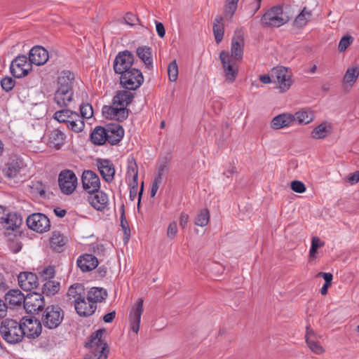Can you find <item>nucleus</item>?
Masks as SVG:
<instances>
[{
	"instance_id": "obj_1",
	"label": "nucleus",
	"mask_w": 359,
	"mask_h": 359,
	"mask_svg": "<svg viewBox=\"0 0 359 359\" xmlns=\"http://www.w3.org/2000/svg\"><path fill=\"white\" fill-rule=\"evenodd\" d=\"M74 75L69 71H64L57 79V90L54 96L55 102L59 107H67L72 101V83Z\"/></svg>"
},
{
	"instance_id": "obj_2",
	"label": "nucleus",
	"mask_w": 359,
	"mask_h": 359,
	"mask_svg": "<svg viewBox=\"0 0 359 359\" xmlns=\"http://www.w3.org/2000/svg\"><path fill=\"white\" fill-rule=\"evenodd\" d=\"M104 329H100L92 334L90 338L86 344V346L90 348L84 359H107L109 350L107 344L102 339Z\"/></svg>"
},
{
	"instance_id": "obj_3",
	"label": "nucleus",
	"mask_w": 359,
	"mask_h": 359,
	"mask_svg": "<svg viewBox=\"0 0 359 359\" xmlns=\"http://www.w3.org/2000/svg\"><path fill=\"white\" fill-rule=\"evenodd\" d=\"M53 118L59 123H65L69 130L76 133L82 132L85 128V122L79 114L68 109L55 111Z\"/></svg>"
},
{
	"instance_id": "obj_4",
	"label": "nucleus",
	"mask_w": 359,
	"mask_h": 359,
	"mask_svg": "<svg viewBox=\"0 0 359 359\" xmlns=\"http://www.w3.org/2000/svg\"><path fill=\"white\" fill-rule=\"evenodd\" d=\"M20 321L6 318L1 321L0 333L2 338L8 344H15L20 342L23 339Z\"/></svg>"
},
{
	"instance_id": "obj_5",
	"label": "nucleus",
	"mask_w": 359,
	"mask_h": 359,
	"mask_svg": "<svg viewBox=\"0 0 359 359\" xmlns=\"http://www.w3.org/2000/svg\"><path fill=\"white\" fill-rule=\"evenodd\" d=\"M290 20L289 16L280 6L269 9L262 16L261 22L266 27H279Z\"/></svg>"
},
{
	"instance_id": "obj_6",
	"label": "nucleus",
	"mask_w": 359,
	"mask_h": 359,
	"mask_svg": "<svg viewBox=\"0 0 359 359\" xmlns=\"http://www.w3.org/2000/svg\"><path fill=\"white\" fill-rule=\"evenodd\" d=\"M64 311L58 305L48 306L43 312L41 324L48 329L57 328L64 318Z\"/></svg>"
},
{
	"instance_id": "obj_7",
	"label": "nucleus",
	"mask_w": 359,
	"mask_h": 359,
	"mask_svg": "<svg viewBox=\"0 0 359 359\" xmlns=\"http://www.w3.org/2000/svg\"><path fill=\"white\" fill-rule=\"evenodd\" d=\"M273 83L277 84L280 93L287 91L292 85V73L286 67L279 66L271 69Z\"/></svg>"
},
{
	"instance_id": "obj_8",
	"label": "nucleus",
	"mask_w": 359,
	"mask_h": 359,
	"mask_svg": "<svg viewBox=\"0 0 359 359\" xmlns=\"http://www.w3.org/2000/svg\"><path fill=\"white\" fill-rule=\"evenodd\" d=\"M120 83L123 88L129 90H135L140 87L144 77L138 69L133 68L121 74Z\"/></svg>"
},
{
	"instance_id": "obj_9",
	"label": "nucleus",
	"mask_w": 359,
	"mask_h": 359,
	"mask_svg": "<svg viewBox=\"0 0 359 359\" xmlns=\"http://www.w3.org/2000/svg\"><path fill=\"white\" fill-rule=\"evenodd\" d=\"M219 60L221 61L226 79L232 83L238 74V67L237 62L238 60L232 59L228 51L222 50L219 53Z\"/></svg>"
},
{
	"instance_id": "obj_10",
	"label": "nucleus",
	"mask_w": 359,
	"mask_h": 359,
	"mask_svg": "<svg viewBox=\"0 0 359 359\" xmlns=\"http://www.w3.org/2000/svg\"><path fill=\"white\" fill-rule=\"evenodd\" d=\"M58 184L61 191L66 195H69L76 188L77 177L72 170H64L59 174Z\"/></svg>"
},
{
	"instance_id": "obj_11",
	"label": "nucleus",
	"mask_w": 359,
	"mask_h": 359,
	"mask_svg": "<svg viewBox=\"0 0 359 359\" xmlns=\"http://www.w3.org/2000/svg\"><path fill=\"white\" fill-rule=\"evenodd\" d=\"M10 69L14 77L22 78L32 70V63L26 55H18L11 62Z\"/></svg>"
},
{
	"instance_id": "obj_12",
	"label": "nucleus",
	"mask_w": 359,
	"mask_h": 359,
	"mask_svg": "<svg viewBox=\"0 0 359 359\" xmlns=\"http://www.w3.org/2000/svg\"><path fill=\"white\" fill-rule=\"evenodd\" d=\"M134 62V55L129 50L119 52L116 56L113 67L115 73L121 74L130 70Z\"/></svg>"
},
{
	"instance_id": "obj_13",
	"label": "nucleus",
	"mask_w": 359,
	"mask_h": 359,
	"mask_svg": "<svg viewBox=\"0 0 359 359\" xmlns=\"http://www.w3.org/2000/svg\"><path fill=\"white\" fill-rule=\"evenodd\" d=\"M23 337L29 339L38 337L42 331L41 323L35 318H22L20 320Z\"/></svg>"
},
{
	"instance_id": "obj_14",
	"label": "nucleus",
	"mask_w": 359,
	"mask_h": 359,
	"mask_svg": "<svg viewBox=\"0 0 359 359\" xmlns=\"http://www.w3.org/2000/svg\"><path fill=\"white\" fill-rule=\"evenodd\" d=\"M27 224L30 229L42 233L49 230V219L42 213H34L27 219Z\"/></svg>"
},
{
	"instance_id": "obj_15",
	"label": "nucleus",
	"mask_w": 359,
	"mask_h": 359,
	"mask_svg": "<svg viewBox=\"0 0 359 359\" xmlns=\"http://www.w3.org/2000/svg\"><path fill=\"white\" fill-rule=\"evenodd\" d=\"M44 304L43 295L40 293L32 292L25 296L23 306L27 313H35L41 311Z\"/></svg>"
},
{
	"instance_id": "obj_16",
	"label": "nucleus",
	"mask_w": 359,
	"mask_h": 359,
	"mask_svg": "<svg viewBox=\"0 0 359 359\" xmlns=\"http://www.w3.org/2000/svg\"><path fill=\"white\" fill-rule=\"evenodd\" d=\"M143 299H138L133 306L129 314L130 329L135 334H137L140 330L141 316L143 312Z\"/></svg>"
},
{
	"instance_id": "obj_17",
	"label": "nucleus",
	"mask_w": 359,
	"mask_h": 359,
	"mask_svg": "<svg viewBox=\"0 0 359 359\" xmlns=\"http://www.w3.org/2000/svg\"><path fill=\"white\" fill-rule=\"evenodd\" d=\"M83 189L89 194L97 191L100 188V180L98 175L92 170L83 171L81 177Z\"/></svg>"
},
{
	"instance_id": "obj_18",
	"label": "nucleus",
	"mask_w": 359,
	"mask_h": 359,
	"mask_svg": "<svg viewBox=\"0 0 359 359\" xmlns=\"http://www.w3.org/2000/svg\"><path fill=\"white\" fill-rule=\"evenodd\" d=\"M322 336L317 334L310 327H306V333L305 335L306 342L309 349L315 354L322 355L325 353V348L318 341Z\"/></svg>"
},
{
	"instance_id": "obj_19",
	"label": "nucleus",
	"mask_w": 359,
	"mask_h": 359,
	"mask_svg": "<svg viewBox=\"0 0 359 359\" xmlns=\"http://www.w3.org/2000/svg\"><path fill=\"white\" fill-rule=\"evenodd\" d=\"M107 142L111 145L117 144L124 136L123 127L116 123H108L106 126Z\"/></svg>"
},
{
	"instance_id": "obj_20",
	"label": "nucleus",
	"mask_w": 359,
	"mask_h": 359,
	"mask_svg": "<svg viewBox=\"0 0 359 359\" xmlns=\"http://www.w3.org/2000/svg\"><path fill=\"white\" fill-rule=\"evenodd\" d=\"M96 165L104 181L109 183L114 178L115 168L112 162L108 159L97 158Z\"/></svg>"
},
{
	"instance_id": "obj_21",
	"label": "nucleus",
	"mask_w": 359,
	"mask_h": 359,
	"mask_svg": "<svg viewBox=\"0 0 359 359\" xmlns=\"http://www.w3.org/2000/svg\"><path fill=\"white\" fill-rule=\"evenodd\" d=\"M74 304L76 313L82 317L92 316L97 309L95 304L87 300V295L86 297L81 298Z\"/></svg>"
},
{
	"instance_id": "obj_22",
	"label": "nucleus",
	"mask_w": 359,
	"mask_h": 359,
	"mask_svg": "<svg viewBox=\"0 0 359 359\" xmlns=\"http://www.w3.org/2000/svg\"><path fill=\"white\" fill-rule=\"evenodd\" d=\"M48 57V52L41 46H34L29 53V60L37 66L45 64Z\"/></svg>"
},
{
	"instance_id": "obj_23",
	"label": "nucleus",
	"mask_w": 359,
	"mask_h": 359,
	"mask_svg": "<svg viewBox=\"0 0 359 359\" xmlns=\"http://www.w3.org/2000/svg\"><path fill=\"white\" fill-rule=\"evenodd\" d=\"M48 144L50 147L60 149L65 144L66 135L64 131L58 128L48 132Z\"/></svg>"
},
{
	"instance_id": "obj_24",
	"label": "nucleus",
	"mask_w": 359,
	"mask_h": 359,
	"mask_svg": "<svg viewBox=\"0 0 359 359\" xmlns=\"http://www.w3.org/2000/svg\"><path fill=\"white\" fill-rule=\"evenodd\" d=\"M88 202L97 210H103L107 206L109 198L107 194L102 191H95L90 194Z\"/></svg>"
},
{
	"instance_id": "obj_25",
	"label": "nucleus",
	"mask_w": 359,
	"mask_h": 359,
	"mask_svg": "<svg viewBox=\"0 0 359 359\" xmlns=\"http://www.w3.org/2000/svg\"><path fill=\"white\" fill-rule=\"evenodd\" d=\"M20 287L26 291L37 287L38 277L32 272H21L18 276Z\"/></svg>"
},
{
	"instance_id": "obj_26",
	"label": "nucleus",
	"mask_w": 359,
	"mask_h": 359,
	"mask_svg": "<svg viewBox=\"0 0 359 359\" xmlns=\"http://www.w3.org/2000/svg\"><path fill=\"white\" fill-rule=\"evenodd\" d=\"M244 39L241 34L233 36L231 45V55L232 59L241 61L243 59L244 51Z\"/></svg>"
},
{
	"instance_id": "obj_27",
	"label": "nucleus",
	"mask_w": 359,
	"mask_h": 359,
	"mask_svg": "<svg viewBox=\"0 0 359 359\" xmlns=\"http://www.w3.org/2000/svg\"><path fill=\"white\" fill-rule=\"evenodd\" d=\"M97 258L91 254H84L79 257L76 261L77 266L82 271H90L98 265Z\"/></svg>"
},
{
	"instance_id": "obj_28",
	"label": "nucleus",
	"mask_w": 359,
	"mask_h": 359,
	"mask_svg": "<svg viewBox=\"0 0 359 359\" xmlns=\"http://www.w3.org/2000/svg\"><path fill=\"white\" fill-rule=\"evenodd\" d=\"M68 238L60 231H53L50 238V248L56 252L65 251Z\"/></svg>"
},
{
	"instance_id": "obj_29",
	"label": "nucleus",
	"mask_w": 359,
	"mask_h": 359,
	"mask_svg": "<svg viewBox=\"0 0 359 359\" xmlns=\"http://www.w3.org/2000/svg\"><path fill=\"white\" fill-rule=\"evenodd\" d=\"M22 223V219L17 213H6L1 220V224L6 230L14 231L19 228Z\"/></svg>"
},
{
	"instance_id": "obj_30",
	"label": "nucleus",
	"mask_w": 359,
	"mask_h": 359,
	"mask_svg": "<svg viewBox=\"0 0 359 359\" xmlns=\"http://www.w3.org/2000/svg\"><path fill=\"white\" fill-rule=\"evenodd\" d=\"M22 167L23 162L20 158H11L6 165L5 175L9 178H13L18 175Z\"/></svg>"
},
{
	"instance_id": "obj_31",
	"label": "nucleus",
	"mask_w": 359,
	"mask_h": 359,
	"mask_svg": "<svg viewBox=\"0 0 359 359\" xmlns=\"http://www.w3.org/2000/svg\"><path fill=\"white\" fill-rule=\"evenodd\" d=\"M86 292L84 286L81 283L72 285L67 291V297L69 301L75 304L81 298L86 297Z\"/></svg>"
},
{
	"instance_id": "obj_32",
	"label": "nucleus",
	"mask_w": 359,
	"mask_h": 359,
	"mask_svg": "<svg viewBox=\"0 0 359 359\" xmlns=\"http://www.w3.org/2000/svg\"><path fill=\"white\" fill-rule=\"evenodd\" d=\"M87 300L97 305V303L102 302L107 297V292L102 287H91L87 292Z\"/></svg>"
},
{
	"instance_id": "obj_33",
	"label": "nucleus",
	"mask_w": 359,
	"mask_h": 359,
	"mask_svg": "<svg viewBox=\"0 0 359 359\" xmlns=\"http://www.w3.org/2000/svg\"><path fill=\"white\" fill-rule=\"evenodd\" d=\"M133 94L127 90H120L117 92L116 95L113 98V104L116 107H123L127 108V107L132 102L133 100Z\"/></svg>"
},
{
	"instance_id": "obj_34",
	"label": "nucleus",
	"mask_w": 359,
	"mask_h": 359,
	"mask_svg": "<svg viewBox=\"0 0 359 359\" xmlns=\"http://www.w3.org/2000/svg\"><path fill=\"white\" fill-rule=\"evenodd\" d=\"M25 296L18 289H13L8 291L5 299L11 306H21L24 304Z\"/></svg>"
},
{
	"instance_id": "obj_35",
	"label": "nucleus",
	"mask_w": 359,
	"mask_h": 359,
	"mask_svg": "<svg viewBox=\"0 0 359 359\" xmlns=\"http://www.w3.org/2000/svg\"><path fill=\"white\" fill-rule=\"evenodd\" d=\"M136 54L147 69L153 67L151 57V48L147 46H139L136 50Z\"/></svg>"
},
{
	"instance_id": "obj_36",
	"label": "nucleus",
	"mask_w": 359,
	"mask_h": 359,
	"mask_svg": "<svg viewBox=\"0 0 359 359\" xmlns=\"http://www.w3.org/2000/svg\"><path fill=\"white\" fill-rule=\"evenodd\" d=\"M224 17L217 15L213 21L212 32L217 44L222 42L224 34Z\"/></svg>"
},
{
	"instance_id": "obj_37",
	"label": "nucleus",
	"mask_w": 359,
	"mask_h": 359,
	"mask_svg": "<svg viewBox=\"0 0 359 359\" xmlns=\"http://www.w3.org/2000/svg\"><path fill=\"white\" fill-rule=\"evenodd\" d=\"M91 142L94 144L102 145L107 142L105 127L97 126L90 135Z\"/></svg>"
},
{
	"instance_id": "obj_38",
	"label": "nucleus",
	"mask_w": 359,
	"mask_h": 359,
	"mask_svg": "<svg viewBox=\"0 0 359 359\" xmlns=\"http://www.w3.org/2000/svg\"><path fill=\"white\" fill-rule=\"evenodd\" d=\"M332 132V126L326 122L322 123L311 132V137L313 139H324Z\"/></svg>"
},
{
	"instance_id": "obj_39",
	"label": "nucleus",
	"mask_w": 359,
	"mask_h": 359,
	"mask_svg": "<svg viewBox=\"0 0 359 359\" xmlns=\"http://www.w3.org/2000/svg\"><path fill=\"white\" fill-rule=\"evenodd\" d=\"M292 120L297 121L299 123H304V124H308L311 123L313 118L314 116L311 111L309 109H302L297 112H296L294 114H292Z\"/></svg>"
},
{
	"instance_id": "obj_40",
	"label": "nucleus",
	"mask_w": 359,
	"mask_h": 359,
	"mask_svg": "<svg viewBox=\"0 0 359 359\" xmlns=\"http://www.w3.org/2000/svg\"><path fill=\"white\" fill-rule=\"evenodd\" d=\"M292 114H283L274 117L272 120V126L275 129L286 127L290 124L292 120Z\"/></svg>"
},
{
	"instance_id": "obj_41",
	"label": "nucleus",
	"mask_w": 359,
	"mask_h": 359,
	"mask_svg": "<svg viewBox=\"0 0 359 359\" xmlns=\"http://www.w3.org/2000/svg\"><path fill=\"white\" fill-rule=\"evenodd\" d=\"M359 76V65H355L353 67H350L347 69L344 78L343 82L345 83H348L351 86H353L356 81L358 77Z\"/></svg>"
},
{
	"instance_id": "obj_42",
	"label": "nucleus",
	"mask_w": 359,
	"mask_h": 359,
	"mask_svg": "<svg viewBox=\"0 0 359 359\" xmlns=\"http://www.w3.org/2000/svg\"><path fill=\"white\" fill-rule=\"evenodd\" d=\"M60 288V284L58 281L48 280L43 285V294L46 296H53L58 292Z\"/></svg>"
},
{
	"instance_id": "obj_43",
	"label": "nucleus",
	"mask_w": 359,
	"mask_h": 359,
	"mask_svg": "<svg viewBox=\"0 0 359 359\" xmlns=\"http://www.w3.org/2000/svg\"><path fill=\"white\" fill-rule=\"evenodd\" d=\"M238 1L235 0H225L224 13L227 20H231L236 13Z\"/></svg>"
},
{
	"instance_id": "obj_44",
	"label": "nucleus",
	"mask_w": 359,
	"mask_h": 359,
	"mask_svg": "<svg viewBox=\"0 0 359 359\" xmlns=\"http://www.w3.org/2000/svg\"><path fill=\"white\" fill-rule=\"evenodd\" d=\"M210 220V212L208 209L204 208L200 210L198 213L196 219L195 224L199 226H205Z\"/></svg>"
},
{
	"instance_id": "obj_45",
	"label": "nucleus",
	"mask_w": 359,
	"mask_h": 359,
	"mask_svg": "<svg viewBox=\"0 0 359 359\" xmlns=\"http://www.w3.org/2000/svg\"><path fill=\"white\" fill-rule=\"evenodd\" d=\"M170 169V159L165 157L158 162V172L155 177H160L162 180V176L167 173Z\"/></svg>"
},
{
	"instance_id": "obj_46",
	"label": "nucleus",
	"mask_w": 359,
	"mask_h": 359,
	"mask_svg": "<svg viewBox=\"0 0 359 359\" xmlns=\"http://www.w3.org/2000/svg\"><path fill=\"white\" fill-rule=\"evenodd\" d=\"M178 65L175 60L169 63L168 67V79L170 82H175L178 77Z\"/></svg>"
},
{
	"instance_id": "obj_47",
	"label": "nucleus",
	"mask_w": 359,
	"mask_h": 359,
	"mask_svg": "<svg viewBox=\"0 0 359 359\" xmlns=\"http://www.w3.org/2000/svg\"><path fill=\"white\" fill-rule=\"evenodd\" d=\"M311 13L304 8L302 12L297 15L294 20V24L297 27H301L306 25L309 18L311 16Z\"/></svg>"
},
{
	"instance_id": "obj_48",
	"label": "nucleus",
	"mask_w": 359,
	"mask_h": 359,
	"mask_svg": "<svg viewBox=\"0 0 359 359\" xmlns=\"http://www.w3.org/2000/svg\"><path fill=\"white\" fill-rule=\"evenodd\" d=\"M127 175L133 177V184H135V186L137 185V177H138V171H137V165L134 161H131L128 163V169H127Z\"/></svg>"
},
{
	"instance_id": "obj_49",
	"label": "nucleus",
	"mask_w": 359,
	"mask_h": 359,
	"mask_svg": "<svg viewBox=\"0 0 359 359\" xmlns=\"http://www.w3.org/2000/svg\"><path fill=\"white\" fill-rule=\"evenodd\" d=\"M80 116L83 120L84 118H90L93 115V109L91 104L88 103L82 104L80 106Z\"/></svg>"
},
{
	"instance_id": "obj_50",
	"label": "nucleus",
	"mask_w": 359,
	"mask_h": 359,
	"mask_svg": "<svg viewBox=\"0 0 359 359\" xmlns=\"http://www.w3.org/2000/svg\"><path fill=\"white\" fill-rule=\"evenodd\" d=\"M354 39L350 35H345L341 37L338 45V50L340 53L344 52L347 48L353 42Z\"/></svg>"
},
{
	"instance_id": "obj_51",
	"label": "nucleus",
	"mask_w": 359,
	"mask_h": 359,
	"mask_svg": "<svg viewBox=\"0 0 359 359\" xmlns=\"http://www.w3.org/2000/svg\"><path fill=\"white\" fill-rule=\"evenodd\" d=\"M15 81L9 76H6L1 80V88L6 91L9 92L14 88Z\"/></svg>"
},
{
	"instance_id": "obj_52",
	"label": "nucleus",
	"mask_w": 359,
	"mask_h": 359,
	"mask_svg": "<svg viewBox=\"0 0 359 359\" xmlns=\"http://www.w3.org/2000/svg\"><path fill=\"white\" fill-rule=\"evenodd\" d=\"M116 109L117 107L115 106V104H113L112 106L104 105L102 107V114L107 118L114 120Z\"/></svg>"
},
{
	"instance_id": "obj_53",
	"label": "nucleus",
	"mask_w": 359,
	"mask_h": 359,
	"mask_svg": "<svg viewBox=\"0 0 359 359\" xmlns=\"http://www.w3.org/2000/svg\"><path fill=\"white\" fill-rule=\"evenodd\" d=\"M128 116V109L123 107H117L116 111V117L114 120L118 121H123Z\"/></svg>"
},
{
	"instance_id": "obj_54",
	"label": "nucleus",
	"mask_w": 359,
	"mask_h": 359,
	"mask_svg": "<svg viewBox=\"0 0 359 359\" xmlns=\"http://www.w3.org/2000/svg\"><path fill=\"white\" fill-rule=\"evenodd\" d=\"M121 226L123 230L124 234L130 232L129 224L125 217L124 205L121 206Z\"/></svg>"
},
{
	"instance_id": "obj_55",
	"label": "nucleus",
	"mask_w": 359,
	"mask_h": 359,
	"mask_svg": "<svg viewBox=\"0 0 359 359\" xmlns=\"http://www.w3.org/2000/svg\"><path fill=\"white\" fill-rule=\"evenodd\" d=\"M178 231L177 224L176 222L173 221L170 222L167 229V236L170 239H173Z\"/></svg>"
},
{
	"instance_id": "obj_56",
	"label": "nucleus",
	"mask_w": 359,
	"mask_h": 359,
	"mask_svg": "<svg viewBox=\"0 0 359 359\" xmlns=\"http://www.w3.org/2000/svg\"><path fill=\"white\" fill-rule=\"evenodd\" d=\"M291 189L294 192L302 194L306 191L304 184L300 181L294 180L291 182Z\"/></svg>"
},
{
	"instance_id": "obj_57",
	"label": "nucleus",
	"mask_w": 359,
	"mask_h": 359,
	"mask_svg": "<svg viewBox=\"0 0 359 359\" xmlns=\"http://www.w3.org/2000/svg\"><path fill=\"white\" fill-rule=\"evenodd\" d=\"M124 20L126 24L133 26L137 23L138 18L134 14L128 13L124 17Z\"/></svg>"
},
{
	"instance_id": "obj_58",
	"label": "nucleus",
	"mask_w": 359,
	"mask_h": 359,
	"mask_svg": "<svg viewBox=\"0 0 359 359\" xmlns=\"http://www.w3.org/2000/svg\"><path fill=\"white\" fill-rule=\"evenodd\" d=\"M316 276L323 277L325 280L324 284H328L331 285V283L333 279V275L331 273L319 272Z\"/></svg>"
},
{
	"instance_id": "obj_59",
	"label": "nucleus",
	"mask_w": 359,
	"mask_h": 359,
	"mask_svg": "<svg viewBox=\"0 0 359 359\" xmlns=\"http://www.w3.org/2000/svg\"><path fill=\"white\" fill-rule=\"evenodd\" d=\"M346 181L351 185L359 182V171L350 174L347 177Z\"/></svg>"
},
{
	"instance_id": "obj_60",
	"label": "nucleus",
	"mask_w": 359,
	"mask_h": 359,
	"mask_svg": "<svg viewBox=\"0 0 359 359\" xmlns=\"http://www.w3.org/2000/svg\"><path fill=\"white\" fill-rule=\"evenodd\" d=\"M55 270L54 268L52 266H49L48 268L44 269L42 272V276L46 280L48 278H53Z\"/></svg>"
},
{
	"instance_id": "obj_61",
	"label": "nucleus",
	"mask_w": 359,
	"mask_h": 359,
	"mask_svg": "<svg viewBox=\"0 0 359 359\" xmlns=\"http://www.w3.org/2000/svg\"><path fill=\"white\" fill-rule=\"evenodd\" d=\"M162 180H160V177H155L152 184V187L151 189V196L154 197L156 194V192L158 189V184L161 182Z\"/></svg>"
},
{
	"instance_id": "obj_62",
	"label": "nucleus",
	"mask_w": 359,
	"mask_h": 359,
	"mask_svg": "<svg viewBox=\"0 0 359 359\" xmlns=\"http://www.w3.org/2000/svg\"><path fill=\"white\" fill-rule=\"evenodd\" d=\"M155 23H156V30L158 35L159 36V37L163 38L165 34V30L164 25H163V23L160 22H157V21H156Z\"/></svg>"
},
{
	"instance_id": "obj_63",
	"label": "nucleus",
	"mask_w": 359,
	"mask_h": 359,
	"mask_svg": "<svg viewBox=\"0 0 359 359\" xmlns=\"http://www.w3.org/2000/svg\"><path fill=\"white\" fill-rule=\"evenodd\" d=\"M9 248L14 253H17L22 249V244L18 241H10L9 243Z\"/></svg>"
},
{
	"instance_id": "obj_64",
	"label": "nucleus",
	"mask_w": 359,
	"mask_h": 359,
	"mask_svg": "<svg viewBox=\"0 0 359 359\" xmlns=\"http://www.w3.org/2000/svg\"><path fill=\"white\" fill-rule=\"evenodd\" d=\"M8 311V306L6 304L0 299V319L6 316Z\"/></svg>"
}]
</instances>
